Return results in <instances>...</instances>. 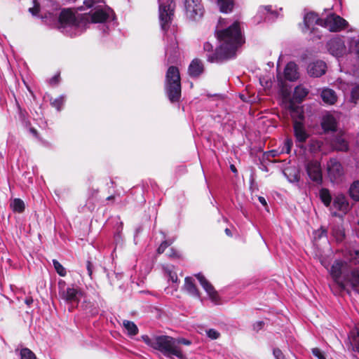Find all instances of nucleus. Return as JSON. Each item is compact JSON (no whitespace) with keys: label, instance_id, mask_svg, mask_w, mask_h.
<instances>
[{"label":"nucleus","instance_id":"obj_12","mask_svg":"<svg viewBox=\"0 0 359 359\" xmlns=\"http://www.w3.org/2000/svg\"><path fill=\"white\" fill-rule=\"evenodd\" d=\"M327 48L330 54L335 57H340L346 52V46L341 38H333L327 43Z\"/></svg>","mask_w":359,"mask_h":359},{"label":"nucleus","instance_id":"obj_51","mask_svg":"<svg viewBox=\"0 0 359 359\" xmlns=\"http://www.w3.org/2000/svg\"><path fill=\"white\" fill-rule=\"evenodd\" d=\"M259 201L263 205H266V201L265 200V198L262 196H259Z\"/></svg>","mask_w":359,"mask_h":359},{"label":"nucleus","instance_id":"obj_20","mask_svg":"<svg viewBox=\"0 0 359 359\" xmlns=\"http://www.w3.org/2000/svg\"><path fill=\"white\" fill-rule=\"evenodd\" d=\"M284 75L285 78L290 81L297 80L299 78L297 65L292 62L287 63L284 69Z\"/></svg>","mask_w":359,"mask_h":359},{"label":"nucleus","instance_id":"obj_49","mask_svg":"<svg viewBox=\"0 0 359 359\" xmlns=\"http://www.w3.org/2000/svg\"><path fill=\"white\" fill-rule=\"evenodd\" d=\"M177 343H178V344L180 343H181V344H184L185 345H189L191 344V342L189 340H187V339H182L177 340Z\"/></svg>","mask_w":359,"mask_h":359},{"label":"nucleus","instance_id":"obj_1","mask_svg":"<svg viewBox=\"0 0 359 359\" xmlns=\"http://www.w3.org/2000/svg\"><path fill=\"white\" fill-rule=\"evenodd\" d=\"M85 9L90 11L88 13L78 14L70 8L62 10L59 16L60 28L84 29L90 23L106 22L113 13L104 0H84L83 6L78 10Z\"/></svg>","mask_w":359,"mask_h":359},{"label":"nucleus","instance_id":"obj_28","mask_svg":"<svg viewBox=\"0 0 359 359\" xmlns=\"http://www.w3.org/2000/svg\"><path fill=\"white\" fill-rule=\"evenodd\" d=\"M349 195L355 201H359V181H354L349 188Z\"/></svg>","mask_w":359,"mask_h":359},{"label":"nucleus","instance_id":"obj_26","mask_svg":"<svg viewBox=\"0 0 359 359\" xmlns=\"http://www.w3.org/2000/svg\"><path fill=\"white\" fill-rule=\"evenodd\" d=\"M320 198L326 207L330 205L332 201V196L327 189L323 188L319 192Z\"/></svg>","mask_w":359,"mask_h":359},{"label":"nucleus","instance_id":"obj_14","mask_svg":"<svg viewBox=\"0 0 359 359\" xmlns=\"http://www.w3.org/2000/svg\"><path fill=\"white\" fill-rule=\"evenodd\" d=\"M196 276L211 301L215 304H219V297L212 284L201 273H198Z\"/></svg>","mask_w":359,"mask_h":359},{"label":"nucleus","instance_id":"obj_10","mask_svg":"<svg viewBox=\"0 0 359 359\" xmlns=\"http://www.w3.org/2000/svg\"><path fill=\"white\" fill-rule=\"evenodd\" d=\"M185 11L187 16L194 20L200 19L203 14V9L199 0H185Z\"/></svg>","mask_w":359,"mask_h":359},{"label":"nucleus","instance_id":"obj_25","mask_svg":"<svg viewBox=\"0 0 359 359\" xmlns=\"http://www.w3.org/2000/svg\"><path fill=\"white\" fill-rule=\"evenodd\" d=\"M10 207L13 212L22 213L25 208V203L20 198H14L11 201Z\"/></svg>","mask_w":359,"mask_h":359},{"label":"nucleus","instance_id":"obj_61","mask_svg":"<svg viewBox=\"0 0 359 359\" xmlns=\"http://www.w3.org/2000/svg\"><path fill=\"white\" fill-rule=\"evenodd\" d=\"M358 225H359V221L358 222Z\"/></svg>","mask_w":359,"mask_h":359},{"label":"nucleus","instance_id":"obj_55","mask_svg":"<svg viewBox=\"0 0 359 359\" xmlns=\"http://www.w3.org/2000/svg\"><path fill=\"white\" fill-rule=\"evenodd\" d=\"M271 154V156L274 157L277 155V151L275 150H272L269 152Z\"/></svg>","mask_w":359,"mask_h":359},{"label":"nucleus","instance_id":"obj_27","mask_svg":"<svg viewBox=\"0 0 359 359\" xmlns=\"http://www.w3.org/2000/svg\"><path fill=\"white\" fill-rule=\"evenodd\" d=\"M217 4L221 12L228 13L233 8V0H218Z\"/></svg>","mask_w":359,"mask_h":359},{"label":"nucleus","instance_id":"obj_43","mask_svg":"<svg viewBox=\"0 0 359 359\" xmlns=\"http://www.w3.org/2000/svg\"><path fill=\"white\" fill-rule=\"evenodd\" d=\"M168 274L170 280L173 283H177L178 280L177 276L175 273L172 272L171 271H168Z\"/></svg>","mask_w":359,"mask_h":359},{"label":"nucleus","instance_id":"obj_54","mask_svg":"<svg viewBox=\"0 0 359 359\" xmlns=\"http://www.w3.org/2000/svg\"><path fill=\"white\" fill-rule=\"evenodd\" d=\"M225 233H226V234L227 236H232V233H231V231H230V229H227V228H226V229H225Z\"/></svg>","mask_w":359,"mask_h":359},{"label":"nucleus","instance_id":"obj_18","mask_svg":"<svg viewBox=\"0 0 359 359\" xmlns=\"http://www.w3.org/2000/svg\"><path fill=\"white\" fill-rule=\"evenodd\" d=\"M333 205L336 209L344 213H346L350 209L349 203L343 194H339L334 197Z\"/></svg>","mask_w":359,"mask_h":359},{"label":"nucleus","instance_id":"obj_36","mask_svg":"<svg viewBox=\"0 0 359 359\" xmlns=\"http://www.w3.org/2000/svg\"><path fill=\"white\" fill-rule=\"evenodd\" d=\"M65 102V97L60 96L51 101V105L60 111Z\"/></svg>","mask_w":359,"mask_h":359},{"label":"nucleus","instance_id":"obj_57","mask_svg":"<svg viewBox=\"0 0 359 359\" xmlns=\"http://www.w3.org/2000/svg\"><path fill=\"white\" fill-rule=\"evenodd\" d=\"M294 181H295V182H298L299 181V177L297 175L294 176Z\"/></svg>","mask_w":359,"mask_h":359},{"label":"nucleus","instance_id":"obj_19","mask_svg":"<svg viewBox=\"0 0 359 359\" xmlns=\"http://www.w3.org/2000/svg\"><path fill=\"white\" fill-rule=\"evenodd\" d=\"M322 126L325 131H336L337 128V118L332 114L325 115L323 118Z\"/></svg>","mask_w":359,"mask_h":359},{"label":"nucleus","instance_id":"obj_45","mask_svg":"<svg viewBox=\"0 0 359 359\" xmlns=\"http://www.w3.org/2000/svg\"><path fill=\"white\" fill-rule=\"evenodd\" d=\"M264 11L267 13L271 12V6H261L259 9V13H264Z\"/></svg>","mask_w":359,"mask_h":359},{"label":"nucleus","instance_id":"obj_6","mask_svg":"<svg viewBox=\"0 0 359 359\" xmlns=\"http://www.w3.org/2000/svg\"><path fill=\"white\" fill-rule=\"evenodd\" d=\"M175 8V4L172 1L159 4V20L162 30L168 29L174 16Z\"/></svg>","mask_w":359,"mask_h":359},{"label":"nucleus","instance_id":"obj_35","mask_svg":"<svg viewBox=\"0 0 359 359\" xmlns=\"http://www.w3.org/2000/svg\"><path fill=\"white\" fill-rule=\"evenodd\" d=\"M351 99L353 102L359 99V83L354 85L351 90Z\"/></svg>","mask_w":359,"mask_h":359},{"label":"nucleus","instance_id":"obj_24","mask_svg":"<svg viewBox=\"0 0 359 359\" xmlns=\"http://www.w3.org/2000/svg\"><path fill=\"white\" fill-rule=\"evenodd\" d=\"M184 289L189 294H191L192 296L196 297H200L199 292L196 288L193 279L190 277H187L185 278Z\"/></svg>","mask_w":359,"mask_h":359},{"label":"nucleus","instance_id":"obj_42","mask_svg":"<svg viewBox=\"0 0 359 359\" xmlns=\"http://www.w3.org/2000/svg\"><path fill=\"white\" fill-rule=\"evenodd\" d=\"M169 246V243L167 241L163 242L161 245L158 248L157 252L158 254H162L164 252L165 248Z\"/></svg>","mask_w":359,"mask_h":359},{"label":"nucleus","instance_id":"obj_46","mask_svg":"<svg viewBox=\"0 0 359 359\" xmlns=\"http://www.w3.org/2000/svg\"><path fill=\"white\" fill-rule=\"evenodd\" d=\"M262 326H263V322L258 321L256 323H255L254 329L258 330L262 329Z\"/></svg>","mask_w":359,"mask_h":359},{"label":"nucleus","instance_id":"obj_40","mask_svg":"<svg viewBox=\"0 0 359 359\" xmlns=\"http://www.w3.org/2000/svg\"><path fill=\"white\" fill-rule=\"evenodd\" d=\"M312 353L318 359H326L324 353L318 348H313Z\"/></svg>","mask_w":359,"mask_h":359},{"label":"nucleus","instance_id":"obj_53","mask_svg":"<svg viewBox=\"0 0 359 359\" xmlns=\"http://www.w3.org/2000/svg\"><path fill=\"white\" fill-rule=\"evenodd\" d=\"M30 132L34 135L37 136V130L34 128H30Z\"/></svg>","mask_w":359,"mask_h":359},{"label":"nucleus","instance_id":"obj_4","mask_svg":"<svg viewBox=\"0 0 359 359\" xmlns=\"http://www.w3.org/2000/svg\"><path fill=\"white\" fill-rule=\"evenodd\" d=\"M144 342L151 348L161 351L164 355L171 358L176 356L179 359H184L177 340L167 335L155 336L149 337L147 335L142 337Z\"/></svg>","mask_w":359,"mask_h":359},{"label":"nucleus","instance_id":"obj_22","mask_svg":"<svg viewBox=\"0 0 359 359\" xmlns=\"http://www.w3.org/2000/svg\"><path fill=\"white\" fill-rule=\"evenodd\" d=\"M348 340L349 348L353 351L359 352V325L350 332Z\"/></svg>","mask_w":359,"mask_h":359},{"label":"nucleus","instance_id":"obj_29","mask_svg":"<svg viewBox=\"0 0 359 359\" xmlns=\"http://www.w3.org/2000/svg\"><path fill=\"white\" fill-rule=\"evenodd\" d=\"M81 307L86 313L92 316L96 315L98 313L97 308L90 301L84 300L81 304Z\"/></svg>","mask_w":359,"mask_h":359},{"label":"nucleus","instance_id":"obj_31","mask_svg":"<svg viewBox=\"0 0 359 359\" xmlns=\"http://www.w3.org/2000/svg\"><path fill=\"white\" fill-rule=\"evenodd\" d=\"M308 90L302 86H297L294 91V98L299 102L308 95Z\"/></svg>","mask_w":359,"mask_h":359},{"label":"nucleus","instance_id":"obj_60","mask_svg":"<svg viewBox=\"0 0 359 359\" xmlns=\"http://www.w3.org/2000/svg\"><path fill=\"white\" fill-rule=\"evenodd\" d=\"M72 1H75L76 0H72Z\"/></svg>","mask_w":359,"mask_h":359},{"label":"nucleus","instance_id":"obj_9","mask_svg":"<svg viewBox=\"0 0 359 359\" xmlns=\"http://www.w3.org/2000/svg\"><path fill=\"white\" fill-rule=\"evenodd\" d=\"M323 22V19L318 18L317 14L313 12H310L304 15V27L302 28L304 33L314 34L315 36L320 38L318 34H316L317 29L315 28V25H320Z\"/></svg>","mask_w":359,"mask_h":359},{"label":"nucleus","instance_id":"obj_33","mask_svg":"<svg viewBox=\"0 0 359 359\" xmlns=\"http://www.w3.org/2000/svg\"><path fill=\"white\" fill-rule=\"evenodd\" d=\"M332 235L337 241H341L344 238V232L340 226L332 229Z\"/></svg>","mask_w":359,"mask_h":359},{"label":"nucleus","instance_id":"obj_44","mask_svg":"<svg viewBox=\"0 0 359 359\" xmlns=\"http://www.w3.org/2000/svg\"><path fill=\"white\" fill-rule=\"evenodd\" d=\"M86 268L89 276L91 277L93 273V264L90 261L87 262Z\"/></svg>","mask_w":359,"mask_h":359},{"label":"nucleus","instance_id":"obj_34","mask_svg":"<svg viewBox=\"0 0 359 359\" xmlns=\"http://www.w3.org/2000/svg\"><path fill=\"white\" fill-rule=\"evenodd\" d=\"M53 264L55 271L60 276H66L67 272H66L65 269L62 266V265L58 261H57L56 259H53Z\"/></svg>","mask_w":359,"mask_h":359},{"label":"nucleus","instance_id":"obj_15","mask_svg":"<svg viewBox=\"0 0 359 359\" xmlns=\"http://www.w3.org/2000/svg\"><path fill=\"white\" fill-rule=\"evenodd\" d=\"M327 69L325 62L321 60L313 62L308 66V73L311 76L320 77L323 75Z\"/></svg>","mask_w":359,"mask_h":359},{"label":"nucleus","instance_id":"obj_16","mask_svg":"<svg viewBox=\"0 0 359 359\" xmlns=\"http://www.w3.org/2000/svg\"><path fill=\"white\" fill-rule=\"evenodd\" d=\"M294 134L297 142L299 143H304L309 137V135L306 132L304 125L302 122L294 121Z\"/></svg>","mask_w":359,"mask_h":359},{"label":"nucleus","instance_id":"obj_3","mask_svg":"<svg viewBox=\"0 0 359 359\" xmlns=\"http://www.w3.org/2000/svg\"><path fill=\"white\" fill-rule=\"evenodd\" d=\"M347 262L336 260L330 269V275L341 289L345 283L359 288V250L350 251Z\"/></svg>","mask_w":359,"mask_h":359},{"label":"nucleus","instance_id":"obj_11","mask_svg":"<svg viewBox=\"0 0 359 359\" xmlns=\"http://www.w3.org/2000/svg\"><path fill=\"white\" fill-rule=\"evenodd\" d=\"M306 172L309 178L317 184L323 182L322 169L318 161H308L306 165Z\"/></svg>","mask_w":359,"mask_h":359},{"label":"nucleus","instance_id":"obj_41","mask_svg":"<svg viewBox=\"0 0 359 359\" xmlns=\"http://www.w3.org/2000/svg\"><path fill=\"white\" fill-rule=\"evenodd\" d=\"M273 355L276 359H286L283 352L279 348L273 349Z\"/></svg>","mask_w":359,"mask_h":359},{"label":"nucleus","instance_id":"obj_7","mask_svg":"<svg viewBox=\"0 0 359 359\" xmlns=\"http://www.w3.org/2000/svg\"><path fill=\"white\" fill-rule=\"evenodd\" d=\"M59 295L67 304L70 305L69 310H72L74 306H78L83 292L78 287L74 286L60 289Z\"/></svg>","mask_w":359,"mask_h":359},{"label":"nucleus","instance_id":"obj_56","mask_svg":"<svg viewBox=\"0 0 359 359\" xmlns=\"http://www.w3.org/2000/svg\"><path fill=\"white\" fill-rule=\"evenodd\" d=\"M231 169L232 172H237V170H236V167L233 165H231Z\"/></svg>","mask_w":359,"mask_h":359},{"label":"nucleus","instance_id":"obj_30","mask_svg":"<svg viewBox=\"0 0 359 359\" xmlns=\"http://www.w3.org/2000/svg\"><path fill=\"white\" fill-rule=\"evenodd\" d=\"M123 325L130 336H135L138 333L137 325L132 321L123 320Z\"/></svg>","mask_w":359,"mask_h":359},{"label":"nucleus","instance_id":"obj_13","mask_svg":"<svg viewBox=\"0 0 359 359\" xmlns=\"http://www.w3.org/2000/svg\"><path fill=\"white\" fill-rule=\"evenodd\" d=\"M328 175L332 182L340 179L344 175V169L341 163L335 158H331L327 164Z\"/></svg>","mask_w":359,"mask_h":359},{"label":"nucleus","instance_id":"obj_58","mask_svg":"<svg viewBox=\"0 0 359 359\" xmlns=\"http://www.w3.org/2000/svg\"><path fill=\"white\" fill-rule=\"evenodd\" d=\"M356 54H357V55H358V59H359V46H358V48H357V50H356Z\"/></svg>","mask_w":359,"mask_h":359},{"label":"nucleus","instance_id":"obj_50","mask_svg":"<svg viewBox=\"0 0 359 359\" xmlns=\"http://www.w3.org/2000/svg\"><path fill=\"white\" fill-rule=\"evenodd\" d=\"M170 252L168 253V256L170 257H174L177 256V252L174 250L173 249H170Z\"/></svg>","mask_w":359,"mask_h":359},{"label":"nucleus","instance_id":"obj_39","mask_svg":"<svg viewBox=\"0 0 359 359\" xmlns=\"http://www.w3.org/2000/svg\"><path fill=\"white\" fill-rule=\"evenodd\" d=\"M207 335L212 339H217L219 337L220 334L215 329H209L206 331Z\"/></svg>","mask_w":359,"mask_h":359},{"label":"nucleus","instance_id":"obj_5","mask_svg":"<svg viewBox=\"0 0 359 359\" xmlns=\"http://www.w3.org/2000/svg\"><path fill=\"white\" fill-rule=\"evenodd\" d=\"M165 91L171 102L180 100L181 97L180 76L176 67H170L166 72Z\"/></svg>","mask_w":359,"mask_h":359},{"label":"nucleus","instance_id":"obj_52","mask_svg":"<svg viewBox=\"0 0 359 359\" xmlns=\"http://www.w3.org/2000/svg\"><path fill=\"white\" fill-rule=\"evenodd\" d=\"M33 302V299L32 298H27L25 299V303L27 304V305H30Z\"/></svg>","mask_w":359,"mask_h":359},{"label":"nucleus","instance_id":"obj_47","mask_svg":"<svg viewBox=\"0 0 359 359\" xmlns=\"http://www.w3.org/2000/svg\"><path fill=\"white\" fill-rule=\"evenodd\" d=\"M318 232H319V235H318V238H320L322 237L323 236H325L326 233H327V230L325 229H323V228H320Z\"/></svg>","mask_w":359,"mask_h":359},{"label":"nucleus","instance_id":"obj_23","mask_svg":"<svg viewBox=\"0 0 359 359\" xmlns=\"http://www.w3.org/2000/svg\"><path fill=\"white\" fill-rule=\"evenodd\" d=\"M320 96L323 101L327 104H334L337 100L336 93L330 88L323 89Z\"/></svg>","mask_w":359,"mask_h":359},{"label":"nucleus","instance_id":"obj_59","mask_svg":"<svg viewBox=\"0 0 359 359\" xmlns=\"http://www.w3.org/2000/svg\"><path fill=\"white\" fill-rule=\"evenodd\" d=\"M113 198V196H109V197H108V198H107V199H108V200H110V199H111V198Z\"/></svg>","mask_w":359,"mask_h":359},{"label":"nucleus","instance_id":"obj_32","mask_svg":"<svg viewBox=\"0 0 359 359\" xmlns=\"http://www.w3.org/2000/svg\"><path fill=\"white\" fill-rule=\"evenodd\" d=\"M20 359H36L35 353L28 348H22L19 351Z\"/></svg>","mask_w":359,"mask_h":359},{"label":"nucleus","instance_id":"obj_17","mask_svg":"<svg viewBox=\"0 0 359 359\" xmlns=\"http://www.w3.org/2000/svg\"><path fill=\"white\" fill-rule=\"evenodd\" d=\"M330 145L333 149L341 151H347L348 148L347 142L342 137V135L340 134L332 136Z\"/></svg>","mask_w":359,"mask_h":359},{"label":"nucleus","instance_id":"obj_8","mask_svg":"<svg viewBox=\"0 0 359 359\" xmlns=\"http://www.w3.org/2000/svg\"><path fill=\"white\" fill-rule=\"evenodd\" d=\"M320 26L327 29L330 32H339L348 26V22L334 13H331L323 20Z\"/></svg>","mask_w":359,"mask_h":359},{"label":"nucleus","instance_id":"obj_37","mask_svg":"<svg viewBox=\"0 0 359 359\" xmlns=\"http://www.w3.org/2000/svg\"><path fill=\"white\" fill-rule=\"evenodd\" d=\"M293 142L292 139L287 138L284 142V146L282 149V152L289 154L291 151Z\"/></svg>","mask_w":359,"mask_h":359},{"label":"nucleus","instance_id":"obj_2","mask_svg":"<svg viewBox=\"0 0 359 359\" xmlns=\"http://www.w3.org/2000/svg\"><path fill=\"white\" fill-rule=\"evenodd\" d=\"M219 46L213 50V46L209 42L203 45V50L207 53V60L210 62H222L235 56L238 48L242 43V35L238 22L222 31L217 32Z\"/></svg>","mask_w":359,"mask_h":359},{"label":"nucleus","instance_id":"obj_38","mask_svg":"<svg viewBox=\"0 0 359 359\" xmlns=\"http://www.w3.org/2000/svg\"><path fill=\"white\" fill-rule=\"evenodd\" d=\"M40 10V5L36 0H33V6L29 8V13L33 16H36Z\"/></svg>","mask_w":359,"mask_h":359},{"label":"nucleus","instance_id":"obj_48","mask_svg":"<svg viewBox=\"0 0 359 359\" xmlns=\"http://www.w3.org/2000/svg\"><path fill=\"white\" fill-rule=\"evenodd\" d=\"M59 75H55L50 80L51 84H56L58 82Z\"/></svg>","mask_w":359,"mask_h":359},{"label":"nucleus","instance_id":"obj_21","mask_svg":"<svg viewBox=\"0 0 359 359\" xmlns=\"http://www.w3.org/2000/svg\"><path fill=\"white\" fill-rule=\"evenodd\" d=\"M203 72V65L198 59H194L189 67V74L191 77H198Z\"/></svg>","mask_w":359,"mask_h":359}]
</instances>
